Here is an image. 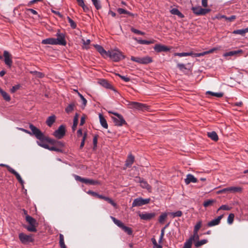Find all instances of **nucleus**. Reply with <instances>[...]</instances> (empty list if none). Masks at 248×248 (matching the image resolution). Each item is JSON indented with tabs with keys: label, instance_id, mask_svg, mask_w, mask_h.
<instances>
[{
	"label": "nucleus",
	"instance_id": "13d9d810",
	"mask_svg": "<svg viewBox=\"0 0 248 248\" xmlns=\"http://www.w3.org/2000/svg\"><path fill=\"white\" fill-rule=\"evenodd\" d=\"M214 202H215V201L213 200H209L206 201L203 203V206L205 207H207L212 205V203H214Z\"/></svg>",
	"mask_w": 248,
	"mask_h": 248
},
{
	"label": "nucleus",
	"instance_id": "3c124183",
	"mask_svg": "<svg viewBox=\"0 0 248 248\" xmlns=\"http://www.w3.org/2000/svg\"><path fill=\"white\" fill-rule=\"evenodd\" d=\"M104 200L107 201L108 203L111 204L113 207H116L117 204L110 198L108 197H105Z\"/></svg>",
	"mask_w": 248,
	"mask_h": 248
},
{
	"label": "nucleus",
	"instance_id": "f3484780",
	"mask_svg": "<svg viewBox=\"0 0 248 248\" xmlns=\"http://www.w3.org/2000/svg\"><path fill=\"white\" fill-rule=\"evenodd\" d=\"M154 50L157 52H167L170 51V48L165 45L156 44L155 46Z\"/></svg>",
	"mask_w": 248,
	"mask_h": 248
},
{
	"label": "nucleus",
	"instance_id": "c756f323",
	"mask_svg": "<svg viewBox=\"0 0 248 248\" xmlns=\"http://www.w3.org/2000/svg\"><path fill=\"white\" fill-rule=\"evenodd\" d=\"M170 12L171 14L174 15H177L181 18H183L184 17V16L177 8L172 9L170 11Z\"/></svg>",
	"mask_w": 248,
	"mask_h": 248
},
{
	"label": "nucleus",
	"instance_id": "412c9836",
	"mask_svg": "<svg viewBox=\"0 0 248 248\" xmlns=\"http://www.w3.org/2000/svg\"><path fill=\"white\" fill-rule=\"evenodd\" d=\"M243 53V51L242 49H238L237 50L231 51L226 52L223 54V56L224 57H227L228 56H237L238 54H242Z\"/></svg>",
	"mask_w": 248,
	"mask_h": 248
},
{
	"label": "nucleus",
	"instance_id": "0e129e2a",
	"mask_svg": "<svg viewBox=\"0 0 248 248\" xmlns=\"http://www.w3.org/2000/svg\"><path fill=\"white\" fill-rule=\"evenodd\" d=\"M55 144L57 147L60 148L61 149V148L64 147V144L61 141H55Z\"/></svg>",
	"mask_w": 248,
	"mask_h": 248
},
{
	"label": "nucleus",
	"instance_id": "58836bf2",
	"mask_svg": "<svg viewBox=\"0 0 248 248\" xmlns=\"http://www.w3.org/2000/svg\"><path fill=\"white\" fill-rule=\"evenodd\" d=\"M193 55V53L192 52L176 53L175 54V56H178L179 57H186V56H192Z\"/></svg>",
	"mask_w": 248,
	"mask_h": 248
},
{
	"label": "nucleus",
	"instance_id": "338daca9",
	"mask_svg": "<svg viewBox=\"0 0 248 248\" xmlns=\"http://www.w3.org/2000/svg\"><path fill=\"white\" fill-rule=\"evenodd\" d=\"M131 31L134 32V33H135L136 34H140V35H144L145 34V33L140 31H139L138 30H137V29H134V28H132L131 29Z\"/></svg>",
	"mask_w": 248,
	"mask_h": 248
},
{
	"label": "nucleus",
	"instance_id": "aec40b11",
	"mask_svg": "<svg viewBox=\"0 0 248 248\" xmlns=\"http://www.w3.org/2000/svg\"><path fill=\"white\" fill-rule=\"evenodd\" d=\"M198 180L194 176L191 174H188L186 175V178L185 179V182L186 185H188L190 183H197Z\"/></svg>",
	"mask_w": 248,
	"mask_h": 248
},
{
	"label": "nucleus",
	"instance_id": "cd10ccee",
	"mask_svg": "<svg viewBox=\"0 0 248 248\" xmlns=\"http://www.w3.org/2000/svg\"><path fill=\"white\" fill-rule=\"evenodd\" d=\"M207 136L209 138L214 141H217L218 140V136L215 131L207 133Z\"/></svg>",
	"mask_w": 248,
	"mask_h": 248
},
{
	"label": "nucleus",
	"instance_id": "4d7b16f0",
	"mask_svg": "<svg viewBox=\"0 0 248 248\" xmlns=\"http://www.w3.org/2000/svg\"><path fill=\"white\" fill-rule=\"evenodd\" d=\"M167 215H168L166 213L162 214L159 217V221L160 223L163 222L164 221V220L166 219V218L167 217Z\"/></svg>",
	"mask_w": 248,
	"mask_h": 248
},
{
	"label": "nucleus",
	"instance_id": "9d476101",
	"mask_svg": "<svg viewBox=\"0 0 248 248\" xmlns=\"http://www.w3.org/2000/svg\"><path fill=\"white\" fill-rule=\"evenodd\" d=\"M74 178L76 181H80L82 183L86 184H90L93 185L99 184V182L97 181H95L93 179L82 178L80 176L77 175H75Z\"/></svg>",
	"mask_w": 248,
	"mask_h": 248
},
{
	"label": "nucleus",
	"instance_id": "f8f14e48",
	"mask_svg": "<svg viewBox=\"0 0 248 248\" xmlns=\"http://www.w3.org/2000/svg\"><path fill=\"white\" fill-rule=\"evenodd\" d=\"M57 38H55L56 41V44L65 46L66 45V41L65 40V35L64 33L61 32L59 31L57 32Z\"/></svg>",
	"mask_w": 248,
	"mask_h": 248
},
{
	"label": "nucleus",
	"instance_id": "6e6552de",
	"mask_svg": "<svg viewBox=\"0 0 248 248\" xmlns=\"http://www.w3.org/2000/svg\"><path fill=\"white\" fill-rule=\"evenodd\" d=\"M151 201L150 198L143 199L139 197L134 200L132 202V207L140 206L148 204Z\"/></svg>",
	"mask_w": 248,
	"mask_h": 248
},
{
	"label": "nucleus",
	"instance_id": "09e8293b",
	"mask_svg": "<svg viewBox=\"0 0 248 248\" xmlns=\"http://www.w3.org/2000/svg\"><path fill=\"white\" fill-rule=\"evenodd\" d=\"M104 200L107 201L108 203L111 204L113 207H116L117 204L110 198L108 197H105Z\"/></svg>",
	"mask_w": 248,
	"mask_h": 248
},
{
	"label": "nucleus",
	"instance_id": "f257e3e1",
	"mask_svg": "<svg viewBox=\"0 0 248 248\" xmlns=\"http://www.w3.org/2000/svg\"><path fill=\"white\" fill-rule=\"evenodd\" d=\"M29 127L32 131V135H34L36 138L39 140V141H37V144L45 149L48 148V145L46 143H44V140L45 139L43 133L36 127L34 126L32 124H30Z\"/></svg>",
	"mask_w": 248,
	"mask_h": 248
},
{
	"label": "nucleus",
	"instance_id": "72a5a7b5",
	"mask_svg": "<svg viewBox=\"0 0 248 248\" xmlns=\"http://www.w3.org/2000/svg\"><path fill=\"white\" fill-rule=\"evenodd\" d=\"M93 5L97 10L100 9L102 7L100 1L99 0H91Z\"/></svg>",
	"mask_w": 248,
	"mask_h": 248
},
{
	"label": "nucleus",
	"instance_id": "ddd939ff",
	"mask_svg": "<svg viewBox=\"0 0 248 248\" xmlns=\"http://www.w3.org/2000/svg\"><path fill=\"white\" fill-rule=\"evenodd\" d=\"M0 166H4V167H6L8 170L11 172V173L13 174L14 175H15V176L16 177V179H17V180L18 181V182L21 184V185H23L24 184V181L23 180H22L21 177L20 176V175H19V174L16 172L14 169H13L12 168H11L10 166L7 165H5V164H0Z\"/></svg>",
	"mask_w": 248,
	"mask_h": 248
},
{
	"label": "nucleus",
	"instance_id": "2eb2a0df",
	"mask_svg": "<svg viewBox=\"0 0 248 248\" xmlns=\"http://www.w3.org/2000/svg\"><path fill=\"white\" fill-rule=\"evenodd\" d=\"M65 134V128L63 125H61L57 130H55L53 135L57 139H61Z\"/></svg>",
	"mask_w": 248,
	"mask_h": 248
},
{
	"label": "nucleus",
	"instance_id": "2f4dec72",
	"mask_svg": "<svg viewBox=\"0 0 248 248\" xmlns=\"http://www.w3.org/2000/svg\"><path fill=\"white\" fill-rule=\"evenodd\" d=\"M0 93H1V95L2 96L4 100L8 102L10 101L11 97L6 92L3 90H0Z\"/></svg>",
	"mask_w": 248,
	"mask_h": 248
},
{
	"label": "nucleus",
	"instance_id": "8fccbe9b",
	"mask_svg": "<svg viewBox=\"0 0 248 248\" xmlns=\"http://www.w3.org/2000/svg\"><path fill=\"white\" fill-rule=\"evenodd\" d=\"M104 200L107 201L108 203L111 204L113 207H116L117 204L110 198L108 197H105Z\"/></svg>",
	"mask_w": 248,
	"mask_h": 248
},
{
	"label": "nucleus",
	"instance_id": "de8ad7c7",
	"mask_svg": "<svg viewBox=\"0 0 248 248\" xmlns=\"http://www.w3.org/2000/svg\"><path fill=\"white\" fill-rule=\"evenodd\" d=\"M192 244V242L191 241V239H188L185 242L183 248H191Z\"/></svg>",
	"mask_w": 248,
	"mask_h": 248
},
{
	"label": "nucleus",
	"instance_id": "f704fd0d",
	"mask_svg": "<svg viewBox=\"0 0 248 248\" xmlns=\"http://www.w3.org/2000/svg\"><path fill=\"white\" fill-rule=\"evenodd\" d=\"M151 241L153 244V248H162L161 244H157L156 239L154 237L151 238Z\"/></svg>",
	"mask_w": 248,
	"mask_h": 248
},
{
	"label": "nucleus",
	"instance_id": "7c9ffc66",
	"mask_svg": "<svg viewBox=\"0 0 248 248\" xmlns=\"http://www.w3.org/2000/svg\"><path fill=\"white\" fill-rule=\"evenodd\" d=\"M60 237V241L59 244L61 248H66V246L65 245L64 241V236L63 235L60 233L59 235Z\"/></svg>",
	"mask_w": 248,
	"mask_h": 248
},
{
	"label": "nucleus",
	"instance_id": "4c0bfd02",
	"mask_svg": "<svg viewBox=\"0 0 248 248\" xmlns=\"http://www.w3.org/2000/svg\"><path fill=\"white\" fill-rule=\"evenodd\" d=\"M30 73L35 75L36 77L39 78H42L45 76V75L43 73L36 71H30Z\"/></svg>",
	"mask_w": 248,
	"mask_h": 248
},
{
	"label": "nucleus",
	"instance_id": "37998d69",
	"mask_svg": "<svg viewBox=\"0 0 248 248\" xmlns=\"http://www.w3.org/2000/svg\"><path fill=\"white\" fill-rule=\"evenodd\" d=\"M68 22L70 24L71 27L72 29H75L77 27V24L69 16L67 17Z\"/></svg>",
	"mask_w": 248,
	"mask_h": 248
},
{
	"label": "nucleus",
	"instance_id": "9b49d317",
	"mask_svg": "<svg viewBox=\"0 0 248 248\" xmlns=\"http://www.w3.org/2000/svg\"><path fill=\"white\" fill-rule=\"evenodd\" d=\"M128 106L129 108L137 110H143L146 107L145 104L137 102H129Z\"/></svg>",
	"mask_w": 248,
	"mask_h": 248
},
{
	"label": "nucleus",
	"instance_id": "5fc2aeb1",
	"mask_svg": "<svg viewBox=\"0 0 248 248\" xmlns=\"http://www.w3.org/2000/svg\"><path fill=\"white\" fill-rule=\"evenodd\" d=\"M202 221H198L194 226V232H198L199 230L202 226Z\"/></svg>",
	"mask_w": 248,
	"mask_h": 248
},
{
	"label": "nucleus",
	"instance_id": "dca6fc26",
	"mask_svg": "<svg viewBox=\"0 0 248 248\" xmlns=\"http://www.w3.org/2000/svg\"><path fill=\"white\" fill-rule=\"evenodd\" d=\"M139 216L141 219L144 220H150L155 216V213H140Z\"/></svg>",
	"mask_w": 248,
	"mask_h": 248
},
{
	"label": "nucleus",
	"instance_id": "6e6d98bb",
	"mask_svg": "<svg viewBox=\"0 0 248 248\" xmlns=\"http://www.w3.org/2000/svg\"><path fill=\"white\" fill-rule=\"evenodd\" d=\"M170 214L173 217H180L182 215V212L181 211H177L175 212L170 213Z\"/></svg>",
	"mask_w": 248,
	"mask_h": 248
},
{
	"label": "nucleus",
	"instance_id": "a211bd4d",
	"mask_svg": "<svg viewBox=\"0 0 248 248\" xmlns=\"http://www.w3.org/2000/svg\"><path fill=\"white\" fill-rule=\"evenodd\" d=\"M136 178L138 179L137 181L140 183V186L142 188L146 189L149 191L151 190V186L146 181L140 177H137Z\"/></svg>",
	"mask_w": 248,
	"mask_h": 248
},
{
	"label": "nucleus",
	"instance_id": "e433bc0d",
	"mask_svg": "<svg viewBox=\"0 0 248 248\" xmlns=\"http://www.w3.org/2000/svg\"><path fill=\"white\" fill-rule=\"evenodd\" d=\"M215 50H216V49L213 48V49L209 50V51H205V52H203L202 53H196L194 54V55L195 57L202 56L205 54L213 52Z\"/></svg>",
	"mask_w": 248,
	"mask_h": 248
},
{
	"label": "nucleus",
	"instance_id": "0eeeda50",
	"mask_svg": "<svg viewBox=\"0 0 248 248\" xmlns=\"http://www.w3.org/2000/svg\"><path fill=\"white\" fill-rule=\"evenodd\" d=\"M191 10L193 13L197 16H203L211 11L210 8H203L200 6L192 7Z\"/></svg>",
	"mask_w": 248,
	"mask_h": 248
},
{
	"label": "nucleus",
	"instance_id": "c03bdc74",
	"mask_svg": "<svg viewBox=\"0 0 248 248\" xmlns=\"http://www.w3.org/2000/svg\"><path fill=\"white\" fill-rule=\"evenodd\" d=\"M83 42V48L88 49L89 48V45L90 44L91 41L90 39H87L86 40H84V39H82Z\"/></svg>",
	"mask_w": 248,
	"mask_h": 248
},
{
	"label": "nucleus",
	"instance_id": "864d4df0",
	"mask_svg": "<svg viewBox=\"0 0 248 248\" xmlns=\"http://www.w3.org/2000/svg\"><path fill=\"white\" fill-rule=\"evenodd\" d=\"M74 105L73 104H71L69 105L66 108H65V111L67 113H70L72 112L74 109Z\"/></svg>",
	"mask_w": 248,
	"mask_h": 248
},
{
	"label": "nucleus",
	"instance_id": "c85d7f7f",
	"mask_svg": "<svg viewBox=\"0 0 248 248\" xmlns=\"http://www.w3.org/2000/svg\"><path fill=\"white\" fill-rule=\"evenodd\" d=\"M100 85H101L103 87L107 88V89H112V86L110 84L108 81L105 79H102L99 82Z\"/></svg>",
	"mask_w": 248,
	"mask_h": 248
},
{
	"label": "nucleus",
	"instance_id": "c9c22d12",
	"mask_svg": "<svg viewBox=\"0 0 248 248\" xmlns=\"http://www.w3.org/2000/svg\"><path fill=\"white\" fill-rule=\"evenodd\" d=\"M247 32V31H246V28L245 29H241V30H234L232 33L235 34H240L242 35H245V34Z\"/></svg>",
	"mask_w": 248,
	"mask_h": 248
},
{
	"label": "nucleus",
	"instance_id": "774afa93",
	"mask_svg": "<svg viewBox=\"0 0 248 248\" xmlns=\"http://www.w3.org/2000/svg\"><path fill=\"white\" fill-rule=\"evenodd\" d=\"M78 94L79 96L80 97V98H81V99L82 100V104L85 106L86 105V104H87V100H86V99L79 93L78 92Z\"/></svg>",
	"mask_w": 248,
	"mask_h": 248
},
{
	"label": "nucleus",
	"instance_id": "4468645a",
	"mask_svg": "<svg viewBox=\"0 0 248 248\" xmlns=\"http://www.w3.org/2000/svg\"><path fill=\"white\" fill-rule=\"evenodd\" d=\"M4 61L6 65L11 68L13 64L12 55L7 50L3 51Z\"/></svg>",
	"mask_w": 248,
	"mask_h": 248
},
{
	"label": "nucleus",
	"instance_id": "393cba45",
	"mask_svg": "<svg viewBox=\"0 0 248 248\" xmlns=\"http://www.w3.org/2000/svg\"><path fill=\"white\" fill-rule=\"evenodd\" d=\"M93 46L102 56L107 55L108 51H106L102 46L99 45H94Z\"/></svg>",
	"mask_w": 248,
	"mask_h": 248
},
{
	"label": "nucleus",
	"instance_id": "680f3d73",
	"mask_svg": "<svg viewBox=\"0 0 248 248\" xmlns=\"http://www.w3.org/2000/svg\"><path fill=\"white\" fill-rule=\"evenodd\" d=\"M87 135V133L86 132L84 133L83 137L82 138V141H81L80 145V148L81 149L82 148L84 145L85 140H86Z\"/></svg>",
	"mask_w": 248,
	"mask_h": 248
},
{
	"label": "nucleus",
	"instance_id": "6ab92c4d",
	"mask_svg": "<svg viewBox=\"0 0 248 248\" xmlns=\"http://www.w3.org/2000/svg\"><path fill=\"white\" fill-rule=\"evenodd\" d=\"M223 217V215L218 216L217 218L209 221L207 223V226L209 227H211L218 225L220 223V220Z\"/></svg>",
	"mask_w": 248,
	"mask_h": 248
},
{
	"label": "nucleus",
	"instance_id": "20e7f679",
	"mask_svg": "<svg viewBox=\"0 0 248 248\" xmlns=\"http://www.w3.org/2000/svg\"><path fill=\"white\" fill-rule=\"evenodd\" d=\"M110 218L112 219L115 225L121 228L127 234H132L133 231L131 228L125 226L121 220L116 219L115 217L112 216H110Z\"/></svg>",
	"mask_w": 248,
	"mask_h": 248
},
{
	"label": "nucleus",
	"instance_id": "5701e85b",
	"mask_svg": "<svg viewBox=\"0 0 248 248\" xmlns=\"http://www.w3.org/2000/svg\"><path fill=\"white\" fill-rule=\"evenodd\" d=\"M99 118L100 124L105 128L107 129L108 128V125L106 120L104 117L103 115L101 113L99 114Z\"/></svg>",
	"mask_w": 248,
	"mask_h": 248
},
{
	"label": "nucleus",
	"instance_id": "ea45409f",
	"mask_svg": "<svg viewBox=\"0 0 248 248\" xmlns=\"http://www.w3.org/2000/svg\"><path fill=\"white\" fill-rule=\"evenodd\" d=\"M78 114H76L73 121V124L72 126V129L73 131L75 130V129L78 125Z\"/></svg>",
	"mask_w": 248,
	"mask_h": 248
},
{
	"label": "nucleus",
	"instance_id": "79ce46f5",
	"mask_svg": "<svg viewBox=\"0 0 248 248\" xmlns=\"http://www.w3.org/2000/svg\"><path fill=\"white\" fill-rule=\"evenodd\" d=\"M207 240L206 239H202L200 241H197L195 244V246L196 247H199L201 246L202 245H204L206 243H207Z\"/></svg>",
	"mask_w": 248,
	"mask_h": 248
},
{
	"label": "nucleus",
	"instance_id": "69168bd1",
	"mask_svg": "<svg viewBox=\"0 0 248 248\" xmlns=\"http://www.w3.org/2000/svg\"><path fill=\"white\" fill-rule=\"evenodd\" d=\"M177 67L179 68V69L184 72L185 70L186 69V66L183 63H178Z\"/></svg>",
	"mask_w": 248,
	"mask_h": 248
},
{
	"label": "nucleus",
	"instance_id": "473e14b6",
	"mask_svg": "<svg viewBox=\"0 0 248 248\" xmlns=\"http://www.w3.org/2000/svg\"><path fill=\"white\" fill-rule=\"evenodd\" d=\"M206 94H211L212 96H216L218 98L221 97L223 95L222 93H214L211 91H207Z\"/></svg>",
	"mask_w": 248,
	"mask_h": 248
},
{
	"label": "nucleus",
	"instance_id": "b1692460",
	"mask_svg": "<svg viewBox=\"0 0 248 248\" xmlns=\"http://www.w3.org/2000/svg\"><path fill=\"white\" fill-rule=\"evenodd\" d=\"M42 43L43 44H49V45H57L56 41L55 38H49L46 39H44L42 41Z\"/></svg>",
	"mask_w": 248,
	"mask_h": 248
},
{
	"label": "nucleus",
	"instance_id": "052dcab7",
	"mask_svg": "<svg viewBox=\"0 0 248 248\" xmlns=\"http://www.w3.org/2000/svg\"><path fill=\"white\" fill-rule=\"evenodd\" d=\"M231 209V207H229L227 205H222L218 209V211L220 210H226L229 211Z\"/></svg>",
	"mask_w": 248,
	"mask_h": 248
},
{
	"label": "nucleus",
	"instance_id": "4be33fe9",
	"mask_svg": "<svg viewBox=\"0 0 248 248\" xmlns=\"http://www.w3.org/2000/svg\"><path fill=\"white\" fill-rule=\"evenodd\" d=\"M135 160V157L131 154L128 155L125 161V165L127 167H130L132 166Z\"/></svg>",
	"mask_w": 248,
	"mask_h": 248
},
{
	"label": "nucleus",
	"instance_id": "bb28decb",
	"mask_svg": "<svg viewBox=\"0 0 248 248\" xmlns=\"http://www.w3.org/2000/svg\"><path fill=\"white\" fill-rule=\"evenodd\" d=\"M56 120V117L55 115H53L48 117L46 121V124L51 127L53 124L55 122Z\"/></svg>",
	"mask_w": 248,
	"mask_h": 248
},
{
	"label": "nucleus",
	"instance_id": "603ef678",
	"mask_svg": "<svg viewBox=\"0 0 248 248\" xmlns=\"http://www.w3.org/2000/svg\"><path fill=\"white\" fill-rule=\"evenodd\" d=\"M165 227L163 228L161 230V234L160 235L159 239L158 240V243L159 244H161L162 243V241H163V237H164V233H165Z\"/></svg>",
	"mask_w": 248,
	"mask_h": 248
},
{
	"label": "nucleus",
	"instance_id": "a19ab883",
	"mask_svg": "<svg viewBox=\"0 0 248 248\" xmlns=\"http://www.w3.org/2000/svg\"><path fill=\"white\" fill-rule=\"evenodd\" d=\"M50 151H54L57 152H62V150L60 148L57 147L56 146H49L48 145V148L47 149Z\"/></svg>",
	"mask_w": 248,
	"mask_h": 248
},
{
	"label": "nucleus",
	"instance_id": "7ed1b4c3",
	"mask_svg": "<svg viewBox=\"0 0 248 248\" xmlns=\"http://www.w3.org/2000/svg\"><path fill=\"white\" fill-rule=\"evenodd\" d=\"M108 113L113 114L115 116V117H111V119L115 125L121 126L124 124H127L126 121L121 114L111 111H109Z\"/></svg>",
	"mask_w": 248,
	"mask_h": 248
},
{
	"label": "nucleus",
	"instance_id": "49530a36",
	"mask_svg": "<svg viewBox=\"0 0 248 248\" xmlns=\"http://www.w3.org/2000/svg\"><path fill=\"white\" fill-rule=\"evenodd\" d=\"M134 39L140 44H146L149 45L151 43V41L141 40V39H138L137 38H134Z\"/></svg>",
	"mask_w": 248,
	"mask_h": 248
},
{
	"label": "nucleus",
	"instance_id": "1a4fd4ad",
	"mask_svg": "<svg viewBox=\"0 0 248 248\" xmlns=\"http://www.w3.org/2000/svg\"><path fill=\"white\" fill-rule=\"evenodd\" d=\"M242 191V188L239 186H231L222 189H221L217 191L218 194L226 193V192H230V193H237V192H241Z\"/></svg>",
	"mask_w": 248,
	"mask_h": 248
},
{
	"label": "nucleus",
	"instance_id": "e2e57ef3",
	"mask_svg": "<svg viewBox=\"0 0 248 248\" xmlns=\"http://www.w3.org/2000/svg\"><path fill=\"white\" fill-rule=\"evenodd\" d=\"M141 58V57H135L134 56H131V60L140 64Z\"/></svg>",
	"mask_w": 248,
	"mask_h": 248
},
{
	"label": "nucleus",
	"instance_id": "bf43d9fd",
	"mask_svg": "<svg viewBox=\"0 0 248 248\" xmlns=\"http://www.w3.org/2000/svg\"><path fill=\"white\" fill-rule=\"evenodd\" d=\"M199 236L198 235V232H194L193 235L189 239H191V241L192 242L193 240L199 239Z\"/></svg>",
	"mask_w": 248,
	"mask_h": 248
},
{
	"label": "nucleus",
	"instance_id": "39448f33",
	"mask_svg": "<svg viewBox=\"0 0 248 248\" xmlns=\"http://www.w3.org/2000/svg\"><path fill=\"white\" fill-rule=\"evenodd\" d=\"M26 220L30 224V226L26 227V229L29 232H36L37 231L36 227L38 224L36 220L31 216L27 215Z\"/></svg>",
	"mask_w": 248,
	"mask_h": 248
},
{
	"label": "nucleus",
	"instance_id": "a878e982",
	"mask_svg": "<svg viewBox=\"0 0 248 248\" xmlns=\"http://www.w3.org/2000/svg\"><path fill=\"white\" fill-rule=\"evenodd\" d=\"M153 62L152 58L149 56H145L141 58L140 64H147L151 63Z\"/></svg>",
	"mask_w": 248,
	"mask_h": 248
},
{
	"label": "nucleus",
	"instance_id": "f03ea898",
	"mask_svg": "<svg viewBox=\"0 0 248 248\" xmlns=\"http://www.w3.org/2000/svg\"><path fill=\"white\" fill-rule=\"evenodd\" d=\"M107 56H108L113 61L116 62L125 58V56L118 49L108 51Z\"/></svg>",
	"mask_w": 248,
	"mask_h": 248
},
{
	"label": "nucleus",
	"instance_id": "423d86ee",
	"mask_svg": "<svg viewBox=\"0 0 248 248\" xmlns=\"http://www.w3.org/2000/svg\"><path fill=\"white\" fill-rule=\"evenodd\" d=\"M18 237L20 242L24 245L34 241L33 235L32 234L27 235L21 232L19 234Z\"/></svg>",
	"mask_w": 248,
	"mask_h": 248
},
{
	"label": "nucleus",
	"instance_id": "a18cd8bd",
	"mask_svg": "<svg viewBox=\"0 0 248 248\" xmlns=\"http://www.w3.org/2000/svg\"><path fill=\"white\" fill-rule=\"evenodd\" d=\"M234 217L233 214H230L227 219V222L229 224H232L233 223Z\"/></svg>",
	"mask_w": 248,
	"mask_h": 248
}]
</instances>
